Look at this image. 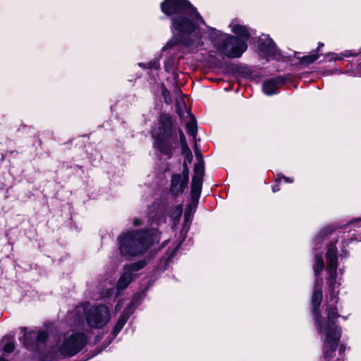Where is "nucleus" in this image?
Listing matches in <instances>:
<instances>
[{
    "label": "nucleus",
    "mask_w": 361,
    "mask_h": 361,
    "mask_svg": "<svg viewBox=\"0 0 361 361\" xmlns=\"http://www.w3.org/2000/svg\"><path fill=\"white\" fill-rule=\"evenodd\" d=\"M161 8L170 17L174 33L181 35L194 32L193 39L182 41L186 46L198 48L204 44L202 38H208L219 53L228 58L240 57L247 49L244 40L206 25L197 9L187 0H165Z\"/></svg>",
    "instance_id": "1"
},
{
    "label": "nucleus",
    "mask_w": 361,
    "mask_h": 361,
    "mask_svg": "<svg viewBox=\"0 0 361 361\" xmlns=\"http://www.w3.org/2000/svg\"><path fill=\"white\" fill-rule=\"evenodd\" d=\"M315 264L313 267L314 272L317 276L315 279L314 291L312 295V311L314 314V322L318 333L322 336L324 341L323 357L326 361H330L335 355L338 343L341 338V329L336 325L337 318L339 317L338 310L334 306L337 302L336 295L333 290L330 294L331 300L328 301L326 307L327 319L322 317L319 310L322 295V280L319 275L324 269V264L322 255H317L314 259Z\"/></svg>",
    "instance_id": "2"
},
{
    "label": "nucleus",
    "mask_w": 361,
    "mask_h": 361,
    "mask_svg": "<svg viewBox=\"0 0 361 361\" xmlns=\"http://www.w3.org/2000/svg\"><path fill=\"white\" fill-rule=\"evenodd\" d=\"M157 229L129 231L118 237L119 250L126 256H137L145 253L154 243L159 241Z\"/></svg>",
    "instance_id": "3"
},
{
    "label": "nucleus",
    "mask_w": 361,
    "mask_h": 361,
    "mask_svg": "<svg viewBox=\"0 0 361 361\" xmlns=\"http://www.w3.org/2000/svg\"><path fill=\"white\" fill-rule=\"evenodd\" d=\"M171 132V121L167 116L161 118L159 128L152 132L154 146L163 154H168L173 147Z\"/></svg>",
    "instance_id": "4"
},
{
    "label": "nucleus",
    "mask_w": 361,
    "mask_h": 361,
    "mask_svg": "<svg viewBox=\"0 0 361 361\" xmlns=\"http://www.w3.org/2000/svg\"><path fill=\"white\" fill-rule=\"evenodd\" d=\"M111 319L109 309L104 305L94 306L85 312V319L88 326L101 329L106 326Z\"/></svg>",
    "instance_id": "5"
},
{
    "label": "nucleus",
    "mask_w": 361,
    "mask_h": 361,
    "mask_svg": "<svg viewBox=\"0 0 361 361\" xmlns=\"http://www.w3.org/2000/svg\"><path fill=\"white\" fill-rule=\"evenodd\" d=\"M86 337L84 334L71 333L64 336L62 343L59 345L61 354L66 356H73L82 350L86 344Z\"/></svg>",
    "instance_id": "6"
},
{
    "label": "nucleus",
    "mask_w": 361,
    "mask_h": 361,
    "mask_svg": "<svg viewBox=\"0 0 361 361\" xmlns=\"http://www.w3.org/2000/svg\"><path fill=\"white\" fill-rule=\"evenodd\" d=\"M327 271L329 272L328 283L334 289L337 270V249L336 243H331L327 246L326 253Z\"/></svg>",
    "instance_id": "7"
},
{
    "label": "nucleus",
    "mask_w": 361,
    "mask_h": 361,
    "mask_svg": "<svg viewBox=\"0 0 361 361\" xmlns=\"http://www.w3.org/2000/svg\"><path fill=\"white\" fill-rule=\"evenodd\" d=\"M26 328H21V331L23 333V344L27 348L30 349L32 348L33 339H37L39 342H44L47 338V334L45 331H39L35 332L34 331H30L29 333H26Z\"/></svg>",
    "instance_id": "8"
},
{
    "label": "nucleus",
    "mask_w": 361,
    "mask_h": 361,
    "mask_svg": "<svg viewBox=\"0 0 361 361\" xmlns=\"http://www.w3.org/2000/svg\"><path fill=\"white\" fill-rule=\"evenodd\" d=\"M259 48L260 52L267 57L276 56L277 49L274 41L265 36L264 38H260L259 40Z\"/></svg>",
    "instance_id": "9"
},
{
    "label": "nucleus",
    "mask_w": 361,
    "mask_h": 361,
    "mask_svg": "<svg viewBox=\"0 0 361 361\" xmlns=\"http://www.w3.org/2000/svg\"><path fill=\"white\" fill-rule=\"evenodd\" d=\"M188 182V173L184 176L180 174L173 175L171 178V191L174 195L182 193L186 188Z\"/></svg>",
    "instance_id": "10"
},
{
    "label": "nucleus",
    "mask_w": 361,
    "mask_h": 361,
    "mask_svg": "<svg viewBox=\"0 0 361 361\" xmlns=\"http://www.w3.org/2000/svg\"><path fill=\"white\" fill-rule=\"evenodd\" d=\"M283 81V79L280 77L264 81L262 85L263 92L267 95L276 94L279 86L281 85Z\"/></svg>",
    "instance_id": "11"
},
{
    "label": "nucleus",
    "mask_w": 361,
    "mask_h": 361,
    "mask_svg": "<svg viewBox=\"0 0 361 361\" xmlns=\"http://www.w3.org/2000/svg\"><path fill=\"white\" fill-rule=\"evenodd\" d=\"M133 279V275L130 273V270L124 267V271L118 281L117 288L118 290L125 289Z\"/></svg>",
    "instance_id": "12"
},
{
    "label": "nucleus",
    "mask_w": 361,
    "mask_h": 361,
    "mask_svg": "<svg viewBox=\"0 0 361 361\" xmlns=\"http://www.w3.org/2000/svg\"><path fill=\"white\" fill-rule=\"evenodd\" d=\"M197 161L195 165L194 175L192 177L203 179L204 175V161L202 155L199 152H195Z\"/></svg>",
    "instance_id": "13"
},
{
    "label": "nucleus",
    "mask_w": 361,
    "mask_h": 361,
    "mask_svg": "<svg viewBox=\"0 0 361 361\" xmlns=\"http://www.w3.org/2000/svg\"><path fill=\"white\" fill-rule=\"evenodd\" d=\"M202 180L203 179L202 178L192 177L191 185V193L192 198L200 195L202 185Z\"/></svg>",
    "instance_id": "14"
},
{
    "label": "nucleus",
    "mask_w": 361,
    "mask_h": 361,
    "mask_svg": "<svg viewBox=\"0 0 361 361\" xmlns=\"http://www.w3.org/2000/svg\"><path fill=\"white\" fill-rule=\"evenodd\" d=\"M350 225L353 228L355 240L361 241V218L353 219L350 221Z\"/></svg>",
    "instance_id": "15"
},
{
    "label": "nucleus",
    "mask_w": 361,
    "mask_h": 361,
    "mask_svg": "<svg viewBox=\"0 0 361 361\" xmlns=\"http://www.w3.org/2000/svg\"><path fill=\"white\" fill-rule=\"evenodd\" d=\"M230 26L233 32H234L235 35H238L244 39H248L249 32L245 26L238 24L231 25Z\"/></svg>",
    "instance_id": "16"
},
{
    "label": "nucleus",
    "mask_w": 361,
    "mask_h": 361,
    "mask_svg": "<svg viewBox=\"0 0 361 361\" xmlns=\"http://www.w3.org/2000/svg\"><path fill=\"white\" fill-rule=\"evenodd\" d=\"M128 319V314H123L120 316V317L118 318V319L113 329V334L114 336H116L121 331V329L126 324Z\"/></svg>",
    "instance_id": "17"
},
{
    "label": "nucleus",
    "mask_w": 361,
    "mask_h": 361,
    "mask_svg": "<svg viewBox=\"0 0 361 361\" xmlns=\"http://www.w3.org/2000/svg\"><path fill=\"white\" fill-rule=\"evenodd\" d=\"M358 55L357 52H352L351 51H345L340 54L334 53L329 54L326 56H331L330 60H342L344 57L356 56Z\"/></svg>",
    "instance_id": "18"
},
{
    "label": "nucleus",
    "mask_w": 361,
    "mask_h": 361,
    "mask_svg": "<svg viewBox=\"0 0 361 361\" xmlns=\"http://www.w3.org/2000/svg\"><path fill=\"white\" fill-rule=\"evenodd\" d=\"M187 132L189 135L195 137L197 133V126L194 118L190 116V121L186 124Z\"/></svg>",
    "instance_id": "19"
},
{
    "label": "nucleus",
    "mask_w": 361,
    "mask_h": 361,
    "mask_svg": "<svg viewBox=\"0 0 361 361\" xmlns=\"http://www.w3.org/2000/svg\"><path fill=\"white\" fill-rule=\"evenodd\" d=\"M146 265V262L145 260H141L137 262L133 263L129 266L125 267L126 269L130 270V273L133 275L134 272L139 271L142 269Z\"/></svg>",
    "instance_id": "20"
},
{
    "label": "nucleus",
    "mask_w": 361,
    "mask_h": 361,
    "mask_svg": "<svg viewBox=\"0 0 361 361\" xmlns=\"http://www.w3.org/2000/svg\"><path fill=\"white\" fill-rule=\"evenodd\" d=\"M146 265V262L145 260H141L137 262L133 263L129 266L125 267L126 269L130 270V273L133 275L134 272L139 271L142 269Z\"/></svg>",
    "instance_id": "21"
},
{
    "label": "nucleus",
    "mask_w": 361,
    "mask_h": 361,
    "mask_svg": "<svg viewBox=\"0 0 361 361\" xmlns=\"http://www.w3.org/2000/svg\"><path fill=\"white\" fill-rule=\"evenodd\" d=\"M182 212L183 207L181 204H178L173 209L172 212L170 214V216L173 221H177L179 220L182 214Z\"/></svg>",
    "instance_id": "22"
},
{
    "label": "nucleus",
    "mask_w": 361,
    "mask_h": 361,
    "mask_svg": "<svg viewBox=\"0 0 361 361\" xmlns=\"http://www.w3.org/2000/svg\"><path fill=\"white\" fill-rule=\"evenodd\" d=\"M318 58H319V55L316 52H314L310 55L303 56L300 59V61L302 63L309 64V63H312L314 61H315Z\"/></svg>",
    "instance_id": "23"
},
{
    "label": "nucleus",
    "mask_w": 361,
    "mask_h": 361,
    "mask_svg": "<svg viewBox=\"0 0 361 361\" xmlns=\"http://www.w3.org/2000/svg\"><path fill=\"white\" fill-rule=\"evenodd\" d=\"M101 286L104 288V290H106V293H104V291L102 292V295L104 297H108L112 295L114 288L113 284L110 281L108 282V284H101Z\"/></svg>",
    "instance_id": "24"
},
{
    "label": "nucleus",
    "mask_w": 361,
    "mask_h": 361,
    "mask_svg": "<svg viewBox=\"0 0 361 361\" xmlns=\"http://www.w3.org/2000/svg\"><path fill=\"white\" fill-rule=\"evenodd\" d=\"M180 145H181L182 152L183 154H185V152H188V150H190V149L188 148V147L187 145L185 136L183 135V131H181V130L180 131Z\"/></svg>",
    "instance_id": "25"
},
{
    "label": "nucleus",
    "mask_w": 361,
    "mask_h": 361,
    "mask_svg": "<svg viewBox=\"0 0 361 361\" xmlns=\"http://www.w3.org/2000/svg\"><path fill=\"white\" fill-rule=\"evenodd\" d=\"M14 350V345L12 342H8L4 346V351L6 353H11Z\"/></svg>",
    "instance_id": "26"
},
{
    "label": "nucleus",
    "mask_w": 361,
    "mask_h": 361,
    "mask_svg": "<svg viewBox=\"0 0 361 361\" xmlns=\"http://www.w3.org/2000/svg\"><path fill=\"white\" fill-rule=\"evenodd\" d=\"M177 43V39H170L167 43L163 47V51L164 50H166V49H169L170 48H171L172 47H173L175 44H176Z\"/></svg>",
    "instance_id": "27"
},
{
    "label": "nucleus",
    "mask_w": 361,
    "mask_h": 361,
    "mask_svg": "<svg viewBox=\"0 0 361 361\" xmlns=\"http://www.w3.org/2000/svg\"><path fill=\"white\" fill-rule=\"evenodd\" d=\"M316 244H315V249H319L322 243H323V237L322 236V233L319 234L318 236H317L314 239Z\"/></svg>",
    "instance_id": "28"
},
{
    "label": "nucleus",
    "mask_w": 361,
    "mask_h": 361,
    "mask_svg": "<svg viewBox=\"0 0 361 361\" xmlns=\"http://www.w3.org/2000/svg\"><path fill=\"white\" fill-rule=\"evenodd\" d=\"M281 179H283L286 183L293 182V179L292 178L286 177L284 176H279L278 178H276V180H281Z\"/></svg>",
    "instance_id": "29"
},
{
    "label": "nucleus",
    "mask_w": 361,
    "mask_h": 361,
    "mask_svg": "<svg viewBox=\"0 0 361 361\" xmlns=\"http://www.w3.org/2000/svg\"><path fill=\"white\" fill-rule=\"evenodd\" d=\"M184 154L185 156V159L188 161L189 163H190L192 160V154L191 151L188 150Z\"/></svg>",
    "instance_id": "30"
},
{
    "label": "nucleus",
    "mask_w": 361,
    "mask_h": 361,
    "mask_svg": "<svg viewBox=\"0 0 361 361\" xmlns=\"http://www.w3.org/2000/svg\"><path fill=\"white\" fill-rule=\"evenodd\" d=\"M133 225L135 226H138L141 225L140 219H139L138 218L134 219V220H133Z\"/></svg>",
    "instance_id": "31"
},
{
    "label": "nucleus",
    "mask_w": 361,
    "mask_h": 361,
    "mask_svg": "<svg viewBox=\"0 0 361 361\" xmlns=\"http://www.w3.org/2000/svg\"><path fill=\"white\" fill-rule=\"evenodd\" d=\"M280 190L279 185L276 184L272 187V191L273 192H276Z\"/></svg>",
    "instance_id": "32"
},
{
    "label": "nucleus",
    "mask_w": 361,
    "mask_h": 361,
    "mask_svg": "<svg viewBox=\"0 0 361 361\" xmlns=\"http://www.w3.org/2000/svg\"><path fill=\"white\" fill-rule=\"evenodd\" d=\"M189 219V212H185V219L187 220Z\"/></svg>",
    "instance_id": "33"
},
{
    "label": "nucleus",
    "mask_w": 361,
    "mask_h": 361,
    "mask_svg": "<svg viewBox=\"0 0 361 361\" xmlns=\"http://www.w3.org/2000/svg\"><path fill=\"white\" fill-rule=\"evenodd\" d=\"M184 167H185V168H186V164H185V163L184 164ZM183 171H185V175H186L187 173L188 174V169H183Z\"/></svg>",
    "instance_id": "34"
},
{
    "label": "nucleus",
    "mask_w": 361,
    "mask_h": 361,
    "mask_svg": "<svg viewBox=\"0 0 361 361\" xmlns=\"http://www.w3.org/2000/svg\"><path fill=\"white\" fill-rule=\"evenodd\" d=\"M82 307H78L76 308V312H80L81 311V310H82Z\"/></svg>",
    "instance_id": "35"
},
{
    "label": "nucleus",
    "mask_w": 361,
    "mask_h": 361,
    "mask_svg": "<svg viewBox=\"0 0 361 361\" xmlns=\"http://www.w3.org/2000/svg\"><path fill=\"white\" fill-rule=\"evenodd\" d=\"M324 46V44L323 43H321L319 42V44H318V49H319L321 47H322Z\"/></svg>",
    "instance_id": "36"
},
{
    "label": "nucleus",
    "mask_w": 361,
    "mask_h": 361,
    "mask_svg": "<svg viewBox=\"0 0 361 361\" xmlns=\"http://www.w3.org/2000/svg\"><path fill=\"white\" fill-rule=\"evenodd\" d=\"M154 68H157L158 64H157V62H154Z\"/></svg>",
    "instance_id": "37"
},
{
    "label": "nucleus",
    "mask_w": 361,
    "mask_h": 361,
    "mask_svg": "<svg viewBox=\"0 0 361 361\" xmlns=\"http://www.w3.org/2000/svg\"><path fill=\"white\" fill-rule=\"evenodd\" d=\"M177 112H178V114L180 115V116H181L180 112V111H179V109H178V107H177Z\"/></svg>",
    "instance_id": "38"
},
{
    "label": "nucleus",
    "mask_w": 361,
    "mask_h": 361,
    "mask_svg": "<svg viewBox=\"0 0 361 361\" xmlns=\"http://www.w3.org/2000/svg\"><path fill=\"white\" fill-rule=\"evenodd\" d=\"M358 68L361 70V63L358 65Z\"/></svg>",
    "instance_id": "39"
},
{
    "label": "nucleus",
    "mask_w": 361,
    "mask_h": 361,
    "mask_svg": "<svg viewBox=\"0 0 361 361\" xmlns=\"http://www.w3.org/2000/svg\"><path fill=\"white\" fill-rule=\"evenodd\" d=\"M335 361H342L340 358H337Z\"/></svg>",
    "instance_id": "40"
}]
</instances>
